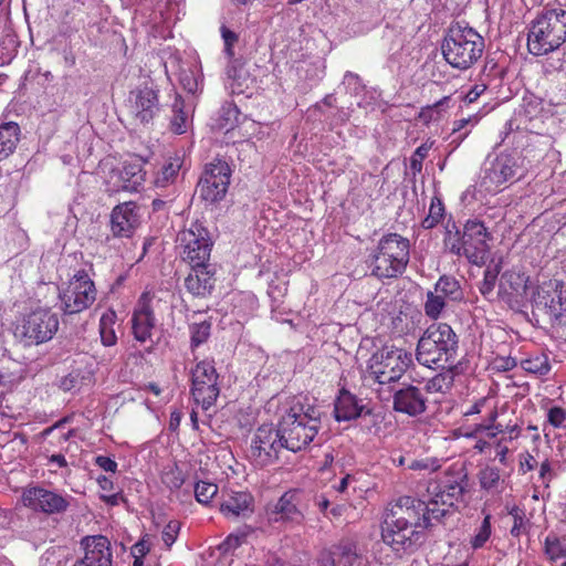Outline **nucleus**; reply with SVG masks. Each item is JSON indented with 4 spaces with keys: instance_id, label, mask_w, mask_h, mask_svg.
Instances as JSON below:
<instances>
[{
    "instance_id": "f257e3e1",
    "label": "nucleus",
    "mask_w": 566,
    "mask_h": 566,
    "mask_svg": "<svg viewBox=\"0 0 566 566\" xmlns=\"http://www.w3.org/2000/svg\"><path fill=\"white\" fill-rule=\"evenodd\" d=\"M459 338L452 327L446 323L431 324L419 338L416 358L429 368H446L457 358Z\"/></svg>"
},
{
    "instance_id": "f03ea898",
    "label": "nucleus",
    "mask_w": 566,
    "mask_h": 566,
    "mask_svg": "<svg viewBox=\"0 0 566 566\" xmlns=\"http://www.w3.org/2000/svg\"><path fill=\"white\" fill-rule=\"evenodd\" d=\"M321 411L315 407L294 405L286 411L279 423L284 448L298 452L305 449L317 436L321 429Z\"/></svg>"
},
{
    "instance_id": "7ed1b4c3",
    "label": "nucleus",
    "mask_w": 566,
    "mask_h": 566,
    "mask_svg": "<svg viewBox=\"0 0 566 566\" xmlns=\"http://www.w3.org/2000/svg\"><path fill=\"white\" fill-rule=\"evenodd\" d=\"M566 41V10L545 9L531 23L527 49L532 55L554 52Z\"/></svg>"
},
{
    "instance_id": "20e7f679",
    "label": "nucleus",
    "mask_w": 566,
    "mask_h": 566,
    "mask_svg": "<svg viewBox=\"0 0 566 566\" xmlns=\"http://www.w3.org/2000/svg\"><path fill=\"white\" fill-rule=\"evenodd\" d=\"M484 48V39L473 28L455 23L449 28L441 51L452 67L468 70L481 59Z\"/></svg>"
},
{
    "instance_id": "39448f33",
    "label": "nucleus",
    "mask_w": 566,
    "mask_h": 566,
    "mask_svg": "<svg viewBox=\"0 0 566 566\" xmlns=\"http://www.w3.org/2000/svg\"><path fill=\"white\" fill-rule=\"evenodd\" d=\"M410 258V242L398 233L385 234L369 254L371 275L394 279L402 274Z\"/></svg>"
},
{
    "instance_id": "423d86ee",
    "label": "nucleus",
    "mask_w": 566,
    "mask_h": 566,
    "mask_svg": "<svg viewBox=\"0 0 566 566\" xmlns=\"http://www.w3.org/2000/svg\"><path fill=\"white\" fill-rule=\"evenodd\" d=\"M412 364V354L396 346H384L368 361L370 376L380 385L398 381Z\"/></svg>"
},
{
    "instance_id": "0eeeda50",
    "label": "nucleus",
    "mask_w": 566,
    "mask_h": 566,
    "mask_svg": "<svg viewBox=\"0 0 566 566\" xmlns=\"http://www.w3.org/2000/svg\"><path fill=\"white\" fill-rule=\"evenodd\" d=\"M467 486V474H448L440 483L428 486V502L436 522L454 513V502L459 501Z\"/></svg>"
},
{
    "instance_id": "6e6552de",
    "label": "nucleus",
    "mask_w": 566,
    "mask_h": 566,
    "mask_svg": "<svg viewBox=\"0 0 566 566\" xmlns=\"http://www.w3.org/2000/svg\"><path fill=\"white\" fill-rule=\"evenodd\" d=\"M533 313L545 315L553 325L566 326V285L544 283L532 294Z\"/></svg>"
},
{
    "instance_id": "1a4fd4ad",
    "label": "nucleus",
    "mask_w": 566,
    "mask_h": 566,
    "mask_svg": "<svg viewBox=\"0 0 566 566\" xmlns=\"http://www.w3.org/2000/svg\"><path fill=\"white\" fill-rule=\"evenodd\" d=\"M59 329V317L46 308H39L28 314L15 328V336L25 346L40 345L55 335Z\"/></svg>"
},
{
    "instance_id": "9d476101",
    "label": "nucleus",
    "mask_w": 566,
    "mask_h": 566,
    "mask_svg": "<svg viewBox=\"0 0 566 566\" xmlns=\"http://www.w3.org/2000/svg\"><path fill=\"white\" fill-rule=\"evenodd\" d=\"M61 308L65 314H76L88 308L96 300L94 282L85 270L77 271L60 291Z\"/></svg>"
},
{
    "instance_id": "9b49d317",
    "label": "nucleus",
    "mask_w": 566,
    "mask_h": 566,
    "mask_svg": "<svg viewBox=\"0 0 566 566\" xmlns=\"http://www.w3.org/2000/svg\"><path fill=\"white\" fill-rule=\"evenodd\" d=\"M190 392L196 403L208 410L213 406L220 395L219 374L213 360L203 359L191 369Z\"/></svg>"
},
{
    "instance_id": "f8f14e48",
    "label": "nucleus",
    "mask_w": 566,
    "mask_h": 566,
    "mask_svg": "<svg viewBox=\"0 0 566 566\" xmlns=\"http://www.w3.org/2000/svg\"><path fill=\"white\" fill-rule=\"evenodd\" d=\"M177 242L182 260L190 266L210 263L212 241L201 224L195 223L190 229L179 232Z\"/></svg>"
},
{
    "instance_id": "ddd939ff",
    "label": "nucleus",
    "mask_w": 566,
    "mask_h": 566,
    "mask_svg": "<svg viewBox=\"0 0 566 566\" xmlns=\"http://www.w3.org/2000/svg\"><path fill=\"white\" fill-rule=\"evenodd\" d=\"M73 496L40 485L28 486L21 495L22 504L38 513L62 515L67 512Z\"/></svg>"
},
{
    "instance_id": "4468645a",
    "label": "nucleus",
    "mask_w": 566,
    "mask_h": 566,
    "mask_svg": "<svg viewBox=\"0 0 566 566\" xmlns=\"http://www.w3.org/2000/svg\"><path fill=\"white\" fill-rule=\"evenodd\" d=\"M231 172L223 159L216 158L207 164L198 182L200 197L211 203L222 200L228 192Z\"/></svg>"
},
{
    "instance_id": "2eb2a0df",
    "label": "nucleus",
    "mask_w": 566,
    "mask_h": 566,
    "mask_svg": "<svg viewBox=\"0 0 566 566\" xmlns=\"http://www.w3.org/2000/svg\"><path fill=\"white\" fill-rule=\"evenodd\" d=\"M385 514L405 521L422 531L432 526L436 522L428 500L424 501L408 495L390 502Z\"/></svg>"
},
{
    "instance_id": "dca6fc26",
    "label": "nucleus",
    "mask_w": 566,
    "mask_h": 566,
    "mask_svg": "<svg viewBox=\"0 0 566 566\" xmlns=\"http://www.w3.org/2000/svg\"><path fill=\"white\" fill-rule=\"evenodd\" d=\"M518 169L515 157L500 154L493 160L484 164L480 187L489 193H496L506 182H513L516 179Z\"/></svg>"
},
{
    "instance_id": "f3484780",
    "label": "nucleus",
    "mask_w": 566,
    "mask_h": 566,
    "mask_svg": "<svg viewBox=\"0 0 566 566\" xmlns=\"http://www.w3.org/2000/svg\"><path fill=\"white\" fill-rule=\"evenodd\" d=\"M422 530L391 517L384 515L381 525V538L385 544L390 546L392 551L399 553L417 546L423 535Z\"/></svg>"
},
{
    "instance_id": "a211bd4d",
    "label": "nucleus",
    "mask_w": 566,
    "mask_h": 566,
    "mask_svg": "<svg viewBox=\"0 0 566 566\" xmlns=\"http://www.w3.org/2000/svg\"><path fill=\"white\" fill-rule=\"evenodd\" d=\"M279 428L261 426L254 433L250 448V458L254 465L263 468L274 463L279 459L282 443Z\"/></svg>"
},
{
    "instance_id": "6ab92c4d",
    "label": "nucleus",
    "mask_w": 566,
    "mask_h": 566,
    "mask_svg": "<svg viewBox=\"0 0 566 566\" xmlns=\"http://www.w3.org/2000/svg\"><path fill=\"white\" fill-rule=\"evenodd\" d=\"M142 210L137 202L125 201L116 205L109 213V232L114 239H133L142 226Z\"/></svg>"
},
{
    "instance_id": "aec40b11",
    "label": "nucleus",
    "mask_w": 566,
    "mask_h": 566,
    "mask_svg": "<svg viewBox=\"0 0 566 566\" xmlns=\"http://www.w3.org/2000/svg\"><path fill=\"white\" fill-rule=\"evenodd\" d=\"M161 297L154 291H145L140 295L132 318L133 333L138 342L145 343L150 339L156 325L154 310L159 307Z\"/></svg>"
},
{
    "instance_id": "412c9836",
    "label": "nucleus",
    "mask_w": 566,
    "mask_h": 566,
    "mask_svg": "<svg viewBox=\"0 0 566 566\" xmlns=\"http://www.w3.org/2000/svg\"><path fill=\"white\" fill-rule=\"evenodd\" d=\"M528 276L517 268L504 271L499 279L497 296L512 310L524 306Z\"/></svg>"
},
{
    "instance_id": "4be33fe9",
    "label": "nucleus",
    "mask_w": 566,
    "mask_h": 566,
    "mask_svg": "<svg viewBox=\"0 0 566 566\" xmlns=\"http://www.w3.org/2000/svg\"><path fill=\"white\" fill-rule=\"evenodd\" d=\"M465 259L475 265L483 264L488 258L491 234L483 222L468 220L463 227Z\"/></svg>"
},
{
    "instance_id": "5701e85b",
    "label": "nucleus",
    "mask_w": 566,
    "mask_h": 566,
    "mask_svg": "<svg viewBox=\"0 0 566 566\" xmlns=\"http://www.w3.org/2000/svg\"><path fill=\"white\" fill-rule=\"evenodd\" d=\"M128 108L134 119L147 125L160 111L158 92L149 86L137 87L128 96Z\"/></svg>"
},
{
    "instance_id": "b1692460",
    "label": "nucleus",
    "mask_w": 566,
    "mask_h": 566,
    "mask_svg": "<svg viewBox=\"0 0 566 566\" xmlns=\"http://www.w3.org/2000/svg\"><path fill=\"white\" fill-rule=\"evenodd\" d=\"M146 172L139 163H125L120 169L109 172L108 191L137 192L143 187Z\"/></svg>"
},
{
    "instance_id": "393cba45",
    "label": "nucleus",
    "mask_w": 566,
    "mask_h": 566,
    "mask_svg": "<svg viewBox=\"0 0 566 566\" xmlns=\"http://www.w3.org/2000/svg\"><path fill=\"white\" fill-rule=\"evenodd\" d=\"M85 555L73 566H112L111 543L103 535L90 536L83 539Z\"/></svg>"
},
{
    "instance_id": "a878e982",
    "label": "nucleus",
    "mask_w": 566,
    "mask_h": 566,
    "mask_svg": "<svg viewBox=\"0 0 566 566\" xmlns=\"http://www.w3.org/2000/svg\"><path fill=\"white\" fill-rule=\"evenodd\" d=\"M426 409L427 398L421 389L416 386L408 385L394 395V410L397 412L416 417L423 413Z\"/></svg>"
},
{
    "instance_id": "bb28decb",
    "label": "nucleus",
    "mask_w": 566,
    "mask_h": 566,
    "mask_svg": "<svg viewBox=\"0 0 566 566\" xmlns=\"http://www.w3.org/2000/svg\"><path fill=\"white\" fill-rule=\"evenodd\" d=\"M214 268L211 263L191 266L190 273L185 279L187 291L197 297H206L214 289Z\"/></svg>"
},
{
    "instance_id": "cd10ccee",
    "label": "nucleus",
    "mask_w": 566,
    "mask_h": 566,
    "mask_svg": "<svg viewBox=\"0 0 566 566\" xmlns=\"http://www.w3.org/2000/svg\"><path fill=\"white\" fill-rule=\"evenodd\" d=\"M370 410L355 395L346 389H340L334 403L335 419L340 421H350L363 415H369Z\"/></svg>"
},
{
    "instance_id": "c85d7f7f",
    "label": "nucleus",
    "mask_w": 566,
    "mask_h": 566,
    "mask_svg": "<svg viewBox=\"0 0 566 566\" xmlns=\"http://www.w3.org/2000/svg\"><path fill=\"white\" fill-rule=\"evenodd\" d=\"M300 495L294 491L285 492L274 504L271 514L274 515V522H289L293 524H301L304 521V515L298 507Z\"/></svg>"
},
{
    "instance_id": "c756f323",
    "label": "nucleus",
    "mask_w": 566,
    "mask_h": 566,
    "mask_svg": "<svg viewBox=\"0 0 566 566\" xmlns=\"http://www.w3.org/2000/svg\"><path fill=\"white\" fill-rule=\"evenodd\" d=\"M220 512L231 520L247 517L253 512V497L248 492L231 491L224 495Z\"/></svg>"
},
{
    "instance_id": "7c9ffc66",
    "label": "nucleus",
    "mask_w": 566,
    "mask_h": 566,
    "mask_svg": "<svg viewBox=\"0 0 566 566\" xmlns=\"http://www.w3.org/2000/svg\"><path fill=\"white\" fill-rule=\"evenodd\" d=\"M337 566H368L366 557L353 539H342L333 545Z\"/></svg>"
},
{
    "instance_id": "2f4dec72",
    "label": "nucleus",
    "mask_w": 566,
    "mask_h": 566,
    "mask_svg": "<svg viewBox=\"0 0 566 566\" xmlns=\"http://www.w3.org/2000/svg\"><path fill=\"white\" fill-rule=\"evenodd\" d=\"M20 127L14 122L0 125V160L13 154L20 140Z\"/></svg>"
},
{
    "instance_id": "473e14b6",
    "label": "nucleus",
    "mask_w": 566,
    "mask_h": 566,
    "mask_svg": "<svg viewBox=\"0 0 566 566\" xmlns=\"http://www.w3.org/2000/svg\"><path fill=\"white\" fill-rule=\"evenodd\" d=\"M171 108L170 130L177 135L185 134L191 123L190 109L187 108L180 95H176Z\"/></svg>"
},
{
    "instance_id": "72a5a7b5",
    "label": "nucleus",
    "mask_w": 566,
    "mask_h": 566,
    "mask_svg": "<svg viewBox=\"0 0 566 566\" xmlns=\"http://www.w3.org/2000/svg\"><path fill=\"white\" fill-rule=\"evenodd\" d=\"M520 366L525 373L535 377H545L552 369L549 357L545 353L530 354L520 360Z\"/></svg>"
},
{
    "instance_id": "f704fd0d",
    "label": "nucleus",
    "mask_w": 566,
    "mask_h": 566,
    "mask_svg": "<svg viewBox=\"0 0 566 566\" xmlns=\"http://www.w3.org/2000/svg\"><path fill=\"white\" fill-rule=\"evenodd\" d=\"M443 244L446 250L450 253L457 256L465 258L463 231H460L455 223L451 220H449L446 224Z\"/></svg>"
},
{
    "instance_id": "c9c22d12",
    "label": "nucleus",
    "mask_w": 566,
    "mask_h": 566,
    "mask_svg": "<svg viewBox=\"0 0 566 566\" xmlns=\"http://www.w3.org/2000/svg\"><path fill=\"white\" fill-rule=\"evenodd\" d=\"M181 168V160L179 157H170L165 161L163 167L156 174L154 184L158 188H165L168 185L175 182L178 177V172Z\"/></svg>"
},
{
    "instance_id": "e433bc0d",
    "label": "nucleus",
    "mask_w": 566,
    "mask_h": 566,
    "mask_svg": "<svg viewBox=\"0 0 566 566\" xmlns=\"http://www.w3.org/2000/svg\"><path fill=\"white\" fill-rule=\"evenodd\" d=\"M434 291L448 301L458 302L463 298V292L458 280L442 275L434 284Z\"/></svg>"
},
{
    "instance_id": "4c0bfd02",
    "label": "nucleus",
    "mask_w": 566,
    "mask_h": 566,
    "mask_svg": "<svg viewBox=\"0 0 566 566\" xmlns=\"http://www.w3.org/2000/svg\"><path fill=\"white\" fill-rule=\"evenodd\" d=\"M179 82L185 91L190 94H196L202 91L203 78L200 74V67L193 65L188 69H181Z\"/></svg>"
},
{
    "instance_id": "58836bf2",
    "label": "nucleus",
    "mask_w": 566,
    "mask_h": 566,
    "mask_svg": "<svg viewBox=\"0 0 566 566\" xmlns=\"http://www.w3.org/2000/svg\"><path fill=\"white\" fill-rule=\"evenodd\" d=\"M453 382L454 376L451 371L440 373L426 382L424 390L429 394H446L451 390Z\"/></svg>"
},
{
    "instance_id": "ea45409f",
    "label": "nucleus",
    "mask_w": 566,
    "mask_h": 566,
    "mask_svg": "<svg viewBox=\"0 0 566 566\" xmlns=\"http://www.w3.org/2000/svg\"><path fill=\"white\" fill-rule=\"evenodd\" d=\"M190 332V347L191 349H196L203 343L208 340L211 332V323L208 321H203L200 323H192L189 326Z\"/></svg>"
},
{
    "instance_id": "a19ab883",
    "label": "nucleus",
    "mask_w": 566,
    "mask_h": 566,
    "mask_svg": "<svg viewBox=\"0 0 566 566\" xmlns=\"http://www.w3.org/2000/svg\"><path fill=\"white\" fill-rule=\"evenodd\" d=\"M446 298L438 294L434 290L427 293V300L423 306L428 317L437 319L446 307Z\"/></svg>"
},
{
    "instance_id": "79ce46f5",
    "label": "nucleus",
    "mask_w": 566,
    "mask_h": 566,
    "mask_svg": "<svg viewBox=\"0 0 566 566\" xmlns=\"http://www.w3.org/2000/svg\"><path fill=\"white\" fill-rule=\"evenodd\" d=\"M240 117V109L232 102H227L220 109V126L226 130L232 129L238 123Z\"/></svg>"
},
{
    "instance_id": "37998d69",
    "label": "nucleus",
    "mask_w": 566,
    "mask_h": 566,
    "mask_svg": "<svg viewBox=\"0 0 566 566\" xmlns=\"http://www.w3.org/2000/svg\"><path fill=\"white\" fill-rule=\"evenodd\" d=\"M491 518V514H485L480 526L475 528V533L470 542L473 549L482 548L489 541L492 534Z\"/></svg>"
},
{
    "instance_id": "c03bdc74",
    "label": "nucleus",
    "mask_w": 566,
    "mask_h": 566,
    "mask_svg": "<svg viewBox=\"0 0 566 566\" xmlns=\"http://www.w3.org/2000/svg\"><path fill=\"white\" fill-rule=\"evenodd\" d=\"M544 553L552 562L566 558V545L556 535H548L544 542Z\"/></svg>"
},
{
    "instance_id": "a18cd8bd",
    "label": "nucleus",
    "mask_w": 566,
    "mask_h": 566,
    "mask_svg": "<svg viewBox=\"0 0 566 566\" xmlns=\"http://www.w3.org/2000/svg\"><path fill=\"white\" fill-rule=\"evenodd\" d=\"M501 480L500 470L495 467H485L479 472V482L481 489L493 491L497 488Z\"/></svg>"
},
{
    "instance_id": "49530a36",
    "label": "nucleus",
    "mask_w": 566,
    "mask_h": 566,
    "mask_svg": "<svg viewBox=\"0 0 566 566\" xmlns=\"http://www.w3.org/2000/svg\"><path fill=\"white\" fill-rule=\"evenodd\" d=\"M151 541L148 535L143 536L137 543H135L130 548V555L134 558L133 566H146L144 562V557L151 549Z\"/></svg>"
},
{
    "instance_id": "de8ad7c7",
    "label": "nucleus",
    "mask_w": 566,
    "mask_h": 566,
    "mask_svg": "<svg viewBox=\"0 0 566 566\" xmlns=\"http://www.w3.org/2000/svg\"><path fill=\"white\" fill-rule=\"evenodd\" d=\"M161 481L168 489L178 490L185 483V475L177 465H171L163 471Z\"/></svg>"
},
{
    "instance_id": "09e8293b",
    "label": "nucleus",
    "mask_w": 566,
    "mask_h": 566,
    "mask_svg": "<svg viewBox=\"0 0 566 566\" xmlns=\"http://www.w3.org/2000/svg\"><path fill=\"white\" fill-rule=\"evenodd\" d=\"M499 273V265H495L494 268L489 266L484 271L483 280L479 286V291L484 297L490 298L493 295Z\"/></svg>"
},
{
    "instance_id": "8fccbe9b",
    "label": "nucleus",
    "mask_w": 566,
    "mask_h": 566,
    "mask_svg": "<svg viewBox=\"0 0 566 566\" xmlns=\"http://www.w3.org/2000/svg\"><path fill=\"white\" fill-rule=\"evenodd\" d=\"M444 213V207L440 199H433L429 208V214L422 220L421 226L423 229L434 228Z\"/></svg>"
},
{
    "instance_id": "3c124183",
    "label": "nucleus",
    "mask_w": 566,
    "mask_h": 566,
    "mask_svg": "<svg viewBox=\"0 0 566 566\" xmlns=\"http://www.w3.org/2000/svg\"><path fill=\"white\" fill-rule=\"evenodd\" d=\"M218 485L212 482H198L195 486L196 500L201 504H208L217 495Z\"/></svg>"
},
{
    "instance_id": "603ef678",
    "label": "nucleus",
    "mask_w": 566,
    "mask_h": 566,
    "mask_svg": "<svg viewBox=\"0 0 566 566\" xmlns=\"http://www.w3.org/2000/svg\"><path fill=\"white\" fill-rule=\"evenodd\" d=\"M343 85L345 86L346 91L352 95H358L365 88L360 77L353 72L345 73Z\"/></svg>"
},
{
    "instance_id": "864d4df0",
    "label": "nucleus",
    "mask_w": 566,
    "mask_h": 566,
    "mask_svg": "<svg viewBox=\"0 0 566 566\" xmlns=\"http://www.w3.org/2000/svg\"><path fill=\"white\" fill-rule=\"evenodd\" d=\"M180 531V523L178 521H170L161 532V538L167 548H170L176 542Z\"/></svg>"
},
{
    "instance_id": "5fc2aeb1",
    "label": "nucleus",
    "mask_w": 566,
    "mask_h": 566,
    "mask_svg": "<svg viewBox=\"0 0 566 566\" xmlns=\"http://www.w3.org/2000/svg\"><path fill=\"white\" fill-rule=\"evenodd\" d=\"M547 421L554 428H566V410L562 407H552L547 412Z\"/></svg>"
},
{
    "instance_id": "6e6d98bb",
    "label": "nucleus",
    "mask_w": 566,
    "mask_h": 566,
    "mask_svg": "<svg viewBox=\"0 0 566 566\" xmlns=\"http://www.w3.org/2000/svg\"><path fill=\"white\" fill-rule=\"evenodd\" d=\"M108 317L103 315L99 322V334L103 345L113 346L116 343V335L112 327L107 325Z\"/></svg>"
},
{
    "instance_id": "4d7b16f0",
    "label": "nucleus",
    "mask_w": 566,
    "mask_h": 566,
    "mask_svg": "<svg viewBox=\"0 0 566 566\" xmlns=\"http://www.w3.org/2000/svg\"><path fill=\"white\" fill-rule=\"evenodd\" d=\"M440 468V463L437 459H421L412 460L408 463V469L413 471H429L434 472Z\"/></svg>"
},
{
    "instance_id": "13d9d810",
    "label": "nucleus",
    "mask_w": 566,
    "mask_h": 566,
    "mask_svg": "<svg viewBox=\"0 0 566 566\" xmlns=\"http://www.w3.org/2000/svg\"><path fill=\"white\" fill-rule=\"evenodd\" d=\"M509 513L514 522L510 533L513 537H518L525 523L524 512L520 507L513 506Z\"/></svg>"
},
{
    "instance_id": "bf43d9fd",
    "label": "nucleus",
    "mask_w": 566,
    "mask_h": 566,
    "mask_svg": "<svg viewBox=\"0 0 566 566\" xmlns=\"http://www.w3.org/2000/svg\"><path fill=\"white\" fill-rule=\"evenodd\" d=\"M221 35L224 42V53L228 59H232L234 56L233 46L238 41V35L227 27H221Z\"/></svg>"
},
{
    "instance_id": "052dcab7",
    "label": "nucleus",
    "mask_w": 566,
    "mask_h": 566,
    "mask_svg": "<svg viewBox=\"0 0 566 566\" xmlns=\"http://www.w3.org/2000/svg\"><path fill=\"white\" fill-rule=\"evenodd\" d=\"M430 147L426 144L420 145L410 158V168L413 172H420L422 169V160L428 156Z\"/></svg>"
},
{
    "instance_id": "680f3d73",
    "label": "nucleus",
    "mask_w": 566,
    "mask_h": 566,
    "mask_svg": "<svg viewBox=\"0 0 566 566\" xmlns=\"http://www.w3.org/2000/svg\"><path fill=\"white\" fill-rule=\"evenodd\" d=\"M244 534H230L220 545L219 549L227 554L235 551L244 542Z\"/></svg>"
},
{
    "instance_id": "e2e57ef3",
    "label": "nucleus",
    "mask_w": 566,
    "mask_h": 566,
    "mask_svg": "<svg viewBox=\"0 0 566 566\" xmlns=\"http://www.w3.org/2000/svg\"><path fill=\"white\" fill-rule=\"evenodd\" d=\"M316 566H337L333 545L329 548L319 552L316 558Z\"/></svg>"
},
{
    "instance_id": "0e129e2a",
    "label": "nucleus",
    "mask_w": 566,
    "mask_h": 566,
    "mask_svg": "<svg viewBox=\"0 0 566 566\" xmlns=\"http://www.w3.org/2000/svg\"><path fill=\"white\" fill-rule=\"evenodd\" d=\"M80 385V375L71 373L64 376L60 381V388L63 391H72L76 389Z\"/></svg>"
},
{
    "instance_id": "69168bd1",
    "label": "nucleus",
    "mask_w": 566,
    "mask_h": 566,
    "mask_svg": "<svg viewBox=\"0 0 566 566\" xmlns=\"http://www.w3.org/2000/svg\"><path fill=\"white\" fill-rule=\"evenodd\" d=\"M495 364L497 369L503 371H509L514 369L517 365H520V361L516 360V358H513L511 356L507 357H497L495 359Z\"/></svg>"
},
{
    "instance_id": "338daca9",
    "label": "nucleus",
    "mask_w": 566,
    "mask_h": 566,
    "mask_svg": "<svg viewBox=\"0 0 566 566\" xmlns=\"http://www.w3.org/2000/svg\"><path fill=\"white\" fill-rule=\"evenodd\" d=\"M509 452L510 450L507 446L504 443V439H501L495 443V458L499 460L501 464H507Z\"/></svg>"
},
{
    "instance_id": "774afa93",
    "label": "nucleus",
    "mask_w": 566,
    "mask_h": 566,
    "mask_svg": "<svg viewBox=\"0 0 566 566\" xmlns=\"http://www.w3.org/2000/svg\"><path fill=\"white\" fill-rule=\"evenodd\" d=\"M95 463L106 472L114 473L117 469V463L113 459L105 455H98L95 459Z\"/></svg>"
}]
</instances>
